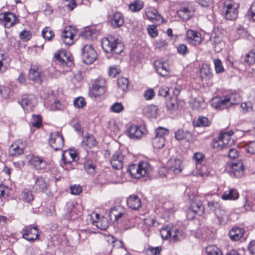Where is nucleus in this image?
<instances>
[{
	"instance_id": "1",
	"label": "nucleus",
	"mask_w": 255,
	"mask_h": 255,
	"mask_svg": "<svg viewBox=\"0 0 255 255\" xmlns=\"http://www.w3.org/2000/svg\"><path fill=\"white\" fill-rule=\"evenodd\" d=\"M240 101V95L237 93H232L220 99H214L212 106L217 110H223L238 104Z\"/></svg>"
},
{
	"instance_id": "2",
	"label": "nucleus",
	"mask_w": 255,
	"mask_h": 255,
	"mask_svg": "<svg viewBox=\"0 0 255 255\" xmlns=\"http://www.w3.org/2000/svg\"><path fill=\"white\" fill-rule=\"evenodd\" d=\"M102 47L106 52L120 54L123 50V45L119 40L112 36L104 38L102 40Z\"/></svg>"
},
{
	"instance_id": "3",
	"label": "nucleus",
	"mask_w": 255,
	"mask_h": 255,
	"mask_svg": "<svg viewBox=\"0 0 255 255\" xmlns=\"http://www.w3.org/2000/svg\"><path fill=\"white\" fill-rule=\"evenodd\" d=\"M160 234L164 240L170 239L171 241L177 242L181 240L182 233L173 226H165L160 230Z\"/></svg>"
},
{
	"instance_id": "4",
	"label": "nucleus",
	"mask_w": 255,
	"mask_h": 255,
	"mask_svg": "<svg viewBox=\"0 0 255 255\" xmlns=\"http://www.w3.org/2000/svg\"><path fill=\"white\" fill-rule=\"evenodd\" d=\"M239 5L234 1L228 0L225 1L223 7V12L226 19L234 20L238 15V9Z\"/></svg>"
},
{
	"instance_id": "5",
	"label": "nucleus",
	"mask_w": 255,
	"mask_h": 255,
	"mask_svg": "<svg viewBox=\"0 0 255 255\" xmlns=\"http://www.w3.org/2000/svg\"><path fill=\"white\" fill-rule=\"evenodd\" d=\"M50 146L55 151L61 150L64 146V139L62 134L58 131L50 133L48 139Z\"/></svg>"
},
{
	"instance_id": "6",
	"label": "nucleus",
	"mask_w": 255,
	"mask_h": 255,
	"mask_svg": "<svg viewBox=\"0 0 255 255\" xmlns=\"http://www.w3.org/2000/svg\"><path fill=\"white\" fill-rule=\"evenodd\" d=\"M82 59L84 63L90 64L97 59V54L91 44H86L82 48Z\"/></svg>"
},
{
	"instance_id": "7",
	"label": "nucleus",
	"mask_w": 255,
	"mask_h": 255,
	"mask_svg": "<svg viewBox=\"0 0 255 255\" xmlns=\"http://www.w3.org/2000/svg\"><path fill=\"white\" fill-rule=\"evenodd\" d=\"M106 81L103 78H99L96 80L92 89L90 91L91 96L96 98L104 95L105 92Z\"/></svg>"
},
{
	"instance_id": "8",
	"label": "nucleus",
	"mask_w": 255,
	"mask_h": 255,
	"mask_svg": "<svg viewBox=\"0 0 255 255\" xmlns=\"http://www.w3.org/2000/svg\"><path fill=\"white\" fill-rule=\"evenodd\" d=\"M204 207L200 200L196 199L193 201L187 211V217L191 220L194 218L196 215H201L204 211Z\"/></svg>"
},
{
	"instance_id": "9",
	"label": "nucleus",
	"mask_w": 255,
	"mask_h": 255,
	"mask_svg": "<svg viewBox=\"0 0 255 255\" xmlns=\"http://www.w3.org/2000/svg\"><path fill=\"white\" fill-rule=\"evenodd\" d=\"M88 220L93 225L96 226L97 228L102 230H106L109 226V223L105 218H99V215L97 213H92L88 216Z\"/></svg>"
},
{
	"instance_id": "10",
	"label": "nucleus",
	"mask_w": 255,
	"mask_h": 255,
	"mask_svg": "<svg viewBox=\"0 0 255 255\" xmlns=\"http://www.w3.org/2000/svg\"><path fill=\"white\" fill-rule=\"evenodd\" d=\"M37 104L36 98L32 94H25L22 96L21 105L24 110H31Z\"/></svg>"
},
{
	"instance_id": "11",
	"label": "nucleus",
	"mask_w": 255,
	"mask_h": 255,
	"mask_svg": "<svg viewBox=\"0 0 255 255\" xmlns=\"http://www.w3.org/2000/svg\"><path fill=\"white\" fill-rule=\"evenodd\" d=\"M186 39L189 44L194 46L200 44L202 40L201 34L191 29L186 31Z\"/></svg>"
},
{
	"instance_id": "12",
	"label": "nucleus",
	"mask_w": 255,
	"mask_h": 255,
	"mask_svg": "<svg viewBox=\"0 0 255 255\" xmlns=\"http://www.w3.org/2000/svg\"><path fill=\"white\" fill-rule=\"evenodd\" d=\"M49 185V182L47 178L39 176L35 179L33 189L37 192H45L48 190Z\"/></svg>"
},
{
	"instance_id": "13",
	"label": "nucleus",
	"mask_w": 255,
	"mask_h": 255,
	"mask_svg": "<svg viewBox=\"0 0 255 255\" xmlns=\"http://www.w3.org/2000/svg\"><path fill=\"white\" fill-rule=\"evenodd\" d=\"M22 234L23 238L30 242H33L38 237L37 227L31 225L24 228L22 231Z\"/></svg>"
},
{
	"instance_id": "14",
	"label": "nucleus",
	"mask_w": 255,
	"mask_h": 255,
	"mask_svg": "<svg viewBox=\"0 0 255 255\" xmlns=\"http://www.w3.org/2000/svg\"><path fill=\"white\" fill-rule=\"evenodd\" d=\"M125 215L126 210L121 206L114 207L109 213L110 220L114 222H118L120 219L125 216Z\"/></svg>"
},
{
	"instance_id": "15",
	"label": "nucleus",
	"mask_w": 255,
	"mask_h": 255,
	"mask_svg": "<svg viewBox=\"0 0 255 255\" xmlns=\"http://www.w3.org/2000/svg\"><path fill=\"white\" fill-rule=\"evenodd\" d=\"M168 170L174 174L181 172L184 168L183 161L177 158L170 159L167 163Z\"/></svg>"
},
{
	"instance_id": "16",
	"label": "nucleus",
	"mask_w": 255,
	"mask_h": 255,
	"mask_svg": "<svg viewBox=\"0 0 255 255\" xmlns=\"http://www.w3.org/2000/svg\"><path fill=\"white\" fill-rule=\"evenodd\" d=\"M76 31L71 27H66L63 31L61 37L65 45H71L74 43V37Z\"/></svg>"
},
{
	"instance_id": "17",
	"label": "nucleus",
	"mask_w": 255,
	"mask_h": 255,
	"mask_svg": "<svg viewBox=\"0 0 255 255\" xmlns=\"http://www.w3.org/2000/svg\"><path fill=\"white\" fill-rule=\"evenodd\" d=\"M0 20L3 22L5 27L9 28L16 23V18L11 12H3L0 14Z\"/></svg>"
},
{
	"instance_id": "18",
	"label": "nucleus",
	"mask_w": 255,
	"mask_h": 255,
	"mask_svg": "<svg viewBox=\"0 0 255 255\" xmlns=\"http://www.w3.org/2000/svg\"><path fill=\"white\" fill-rule=\"evenodd\" d=\"M124 156L120 151H117L112 156L111 164L113 168L119 170L123 167Z\"/></svg>"
},
{
	"instance_id": "19",
	"label": "nucleus",
	"mask_w": 255,
	"mask_h": 255,
	"mask_svg": "<svg viewBox=\"0 0 255 255\" xmlns=\"http://www.w3.org/2000/svg\"><path fill=\"white\" fill-rule=\"evenodd\" d=\"M231 144L228 141L225 140L223 135L220 134L217 138H215L212 142V147L218 150L228 148Z\"/></svg>"
},
{
	"instance_id": "20",
	"label": "nucleus",
	"mask_w": 255,
	"mask_h": 255,
	"mask_svg": "<svg viewBox=\"0 0 255 255\" xmlns=\"http://www.w3.org/2000/svg\"><path fill=\"white\" fill-rule=\"evenodd\" d=\"M245 167L242 161L233 163L231 165V175L237 178L241 177L244 173Z\"/></svg>"
},
{
	"instance_id": "21",
	"label": "nucleus",
	"mask_w": 255,
	"mask_h": 255,
	"mask_svg": "<svg viewBox=\"0 0 255 255\" xmlns=\"http://www.w3.org/2000/svg\"><path fill=\"white\" fill-rule=\"evenodd\" d=\"M25 146L24 141L18 140L11 145L9 148V153L12 156L20 155L23 153Z\"/></svg>"
},
{
	"instance_id": "22",
	"label": "nucleus",
	"mask_w": 255,
	"mask_h": 255,
	"mask_svg": "<svg viewBox=\"0 0 255 255\" xmlns=\"http://www.w3.org/2000/svg\"><path fill=\"white\" fill-rule=\"evenodd\" d=\"M29 164L36 169L42 170L46 168V162L41 157L31 156L29 159Z\"/></svg>"
},
{
	"instance_id": "23",
	"label": "nucleus",
	"mask_w": 255,
	"mask_h": 255,
	"mask_svg": "<svg viewBox=\"0 0 255 255\" xmlns=\"http://www.w3.org/2000/svg\"><path fill=\"white\" fill-rule=\"evenodd\" d=\"M127 203L128 207L133 210H137L141 206L140 199L135 195L128 197L127 200Z\"/></svg>"
},
{
	"instance_id": "24",
	"label": "nucleus",
	"mask_w": 255,
	"mask_h": 255,
	"mask_svg": "<svg viewBox=\"0 0 255 255\" xmlns=\"http://www.w3.org/2000/svg\"><path fill=\"white\" fill-rule=\"evenodd\" d=\"M143 134V132L137 126H131L128 130V135L131 139H139Z\"/></svg>"
},
{
	"instance_id": "25",
	"label": "nucleus",
	"mask_w": 255,
	"mask_h": 255,
	"mask_svg": "<svg viewBox=\"0 0 255 255\" xmlns=\"http://www.w3.org/2000/svg\"><path fill=\"white\" fill-rule=\"evenodd\" d=\"M28 77L30 80L35 83H41L42 82L41 70L35 66L31 67L29 70Z\"/></svg>"
},
{
	"instance_id": "26",
	"label": "nucleus",
	"mask_w": 255,
	"mask_h": 255,
	"mask_svg": "<svg viewBox=\"0 0 255 255\" xmlns=\"http://www.w3.org/2000/svg\"><path fill=\"white\" fill-rule=\"evenodd\" d=\"M77 159V154L74 150H65L62 153V159L65 163H70L76 161Z\"/></svg>"
},
{
	"instance_id": "27",
	"label": "nucleus",
	"mask_w": 255,
	"mask_h": 255,
	"mask_svg": "<svg viewBox=\"0 0 255 255\" xmlns=\"http://www.w3.org/2000/svg\"><path fill=\"white\" fill-rule=\"evenodd\" d=\"M55 58L61 66H70L72 64V61L70 58L67 57L65 53L63 51L56 53Z\"/></svg>"
},
{
	"instance_id": "28",
	"label": "nucleus",
	"mask_w": 255,
	"mask_h": 255,
	"mask_svg": "<svg viewBox=\"0 0 255 255\" xmlns=\"http://www.w3.org/2000/svg\"><path fill=\"white\" fill-rule=\"evenodd\" d=\"M210 42L212 44L214 50L216 52H219L222 49L223 42L222 37L220 35L214 34L210 38Z\"/></svg>"
},
{
	"instance_id": "29",
	"label": "nucleus",
	"mask_w": 255,
	"mask_h": 255,
	"mask_svg": "<svg viewBox=\"0 0 255 255\" xmlns=\"http://www.w3.org/2000/svg\"><path fill=\"white\" fill-rule=\"evenodd\" d=\"M239 193L234 188H229L225 191L222 195V199L224 200H235L239 198Z\"/></svg>"
},
{
	"instance_id": "30",
	"label": "nucleus",
	"mask_w": 255,
	"mask_h": 255,
	"mask_svg": "<svg viewBox=\"0 0 255 255\" xmlns=\"http://www.w3.org/2000/svg\"><path fill=\"white\" fill-rule=\"evenodd\" d=\"M243 234L244 230L238 227L233 228L229 233L230 238L233 241H239L243 237Z\"/></svg>"
},
{
	"instance_id": "31",
	"label": "nucleus",
	"mask_w": 255,
	"mask_h": 255,
	"mask_svg": "<svg viewBox=\"0 0 255 255\" xmlns=\"http://www.w3.org/2000/svg\"><path fill=\"white\" fill-rule=\"evenodd\" d=\"M178 16L184 20H189L194 14V11L187 7H182L177 11Z\"/></svg>"
},
{
	"instance_id": "32",
	"label": "nucleus",
	"mask_w": 255,
	"mask_h": 255,
	"mask_svg": "<svg viewBox=\"0 0 255 255\" xmlns=\"http://www.w3.org/2000/svg\"><path fill=\"white\" fill-rule=\"evenodd\" d=\"M124 20L122 14L119 12L114 13L111 19V24L114 27H119L123 25Z\"/></svg>"
},
{
	"instance_id": "33",
	"label": "nucleus",
	"mask_w": 255,
	"mask_h": 255,
	"mask_svg": "<svg viewBox=\"0 0 255 255\" xmlns=\"http://www.w3.org/2000/svg\"><path fill=\"white\" fill-rule=\"evenodd\" d=\"M200 77L203 80H209L212 78V73L208 65H204L200 69Z\"/></svg>"
},
{
	"instance_id": "34",
	"label": "nucleus",
	"mask_w": 255,
	"mask_h": 255,
	"mask_svg": "<svg viewBox=\"0 0 255 255\" xmlns=\"http://www.w3.org/2000/svg\"><path fill=\"white\" fill-rule=\"evenodd\" d=\"M128 171L131 176L134 178L139 179L141 177L139 164H133L129 166Z\"/></svg>"
},
{
	"instance_id": "35",
	"label": "nucleus",
	"mask_w": 255,
	"mask_h": 255,
	"mask_svg": "<svg viewBox=\"0 0 255 255\" xmlns=\"http://www.w3.org/2000/svg\"><path fill=\"white\" fill-rule=\"evenodd\" d=\"M191 136L192 134L190 132L182 129H179L175 132V137L178 140L189 139Z\"/></svg>"
},
{
	"instance_id": "36",
	"label": "nucleus",
	"mask_w": 255,
	"mask_h": 255,
	"mask_svg": "<svg viewBox=\"0 0 255 255\" xmlns=\"http://www.w3.org/2000/svg\"><path fill=\"white\" fill-rule=\"evenodd\" d=\"M139 164L141 177L147 175L151 171L152 168L148 162L146 161H141L139 162Z\"/></svg>"
},
{
	"instance_id": "37",
	"label": "nucleus",
	"mask_w": 255,
	"mask_h": 255,
	"mask_svg": "<svg viewBox=\"0 0 255 255\" xmlns=\"http://www.w3.org/2000/svg\"><path fill=\"white\" fill-rule=\"evenodd\" d=\"M215 215L220 224L225 225L227 223L229 216L224 209L221 208Z\"/></svg>"
},
{
	"instance_id": "38",
	"label": "nucleus",
	"mask_w": 255,
	"mask_h": 255,
	"mask_svg": "<svg viewBox=\"0 0 255 255\" xmlns=\"http://www.w3.org/2000/svg\"><path fill=\"white\" fill-rule=\"evenodd\" d=\"M155 68L157 72L162 76L167 75L168 70L164 64L158 61L155 62Z\"/></svg>"
},
{
	"instance_id": "39",
	"label": "nucleus",
	"mask_w": 255,
	"mask_h": 255,
	"mask_svg": "<svg viewBox=\"0 0 255 255\" xmlns=\"http://www.w3.org/2000/svg\"><path fill=\"white\" fill-rule=\"evenodd\" d=\"M144 6V2L141 0H135L129 5V8L133 12L140 11Z\"/></svg>"
},
{
	"instance_id": "40",
	"label": "nucleus",
	"mask_w": 255,
	"mask_h": 255,
	"mask_svg": "<svg viewBox=\"0 0 255 255\" xmlns=\"http://www.w3.org/2000/svg\"><path fill=\"white\" fill-rule=\"evenodd\" d=\"M145 14L147 18L150 20L157 19L158 17L160 16L157 10L153 7L146 8L145 11Z\"/></svg>"
},
{
	"instance_id": "41",
	"label": "nucleus",
	"mask_w": 255,
	"mask_h": 255,
	"mask_svg": "<svg viewBox=\"0 0 255 255\" xmlns=\"http://www.w3.org/2000/svg\"><path fill=\"white\" fill-rule=\"evenodd\" d=\"M165 143L164 137L154 136L152 140V144L154 148H161L163 147Z\"/></svg>"
},
{
	"instance_id": "42",
	"label": "nucleus",
	"mask_w": 255,
	"mask_h": 255,
	"mask_svg": "<svg viewBox=\"0 0 255 255\" xmlns=\"http://www.w3.org/2000/svg\"><path fill=\"white\" fill-rule=\"evenodd\" d=\"M193 124L194 126L198 127H208L210 124L208 119L205 117H199Z\"/></svg>"
},
{
	"instance_id": "43",
	"label": "nucleus",
	"mask_w": 255,
	"mask_h": 255,
	"mask_svg": "<svg viewBox=\"0 0 255 255\" xmlns=\"http://www.w3.org/2000/svg\"><path fill=\"white\" fill-rule=\"evenodd\" d=\"M206 253L208 255H223L221 250L214 245L208 246L206 248Z\"/></svg>"
},
{
	"instance_id": "44",
	"label": "nucleus",
	"mask_w": 255,
	"mask_h": 255,
	"mask_svg": "<svg viewBox=\"0 0 255 255\" xmlns=\"http://www.w3.org/2000/svg\"><path fill=\"white\" fill-rule=\"evenodd\" d=\"M245 61L248 65H252L255 63V49L251 50L246 54L245 57Z\"/></svg>"
},
{
	"instance_id": "45",
	"label": "nucleus",
	"mask_w": 255,
	"mask_h": 255,
	"mask_svg": "<svg viewBox=\"0 0 255 255\" xmlns=\"http://www.w3.org/2000/svg\"><path fill=\"white\" fill-rule=\"evenodd\" d=\"M129 81L128 79L121 77L118 79V85L123 91H126L128 86Z\"/></svg>"
},
{
	"instance_id": "46",
	"label": "nucleus",
	"mask_w": 255,
	"mask_h": 255,
	"mask_svg": "<svg viewBox=\"0 0 255 255\" xmlns=\"http://www.w3.org/2000/svg\"><path fill=\"white\" fill-rule=\"evenodd\" d=\"M162 248L161 247H153L149 246L146 250V252L148 255H159Z\"/></svg>"
},
{
	"instance_id": "47",
	"label": "nucleus",
	"mask_w": 255,
	"mask_h": 255,
	"mask_svg": "<svg viewBox=\"0 0 255 255\" xmlns=\"http://www.w3.org/2000/svg\"><path fill=\"white\" fill-rule=\"evenodd\" d=\"M86 102L84 98L79 97L73 101L74 106L78 109H82L86 105Z\"/></svg>"
},
{
	"instance_id": "48",
	"label": "nucleus",
	"mask_w": 255,
	"mask_h": 255,
	"mask_svg": "<svg viewBox=\"0 0 255 255\" xmlns=\"http://www.w3.org/2000/svg\"><path fill=\"white\" fill-rule=\"evenodd\" d=\"M124 110V107L121 103L116 102L113 104L111 108L110 111L113 113H120Z\"/></svg>"
},
{
	"instance_id": "49",
	"label": "nucleus",
	"mask_w": 255,
	"mask_h": 255,
	"mask_svg": "<svg viewBox=\"0 0 255 255\" xmlns=\"http://www.w3.org/2000/svg\"><path fill=\"white\" fill-rule=\"evenodd\" d=\"M54 32L49 27L44 28L42 31L43 37L48 40H50L54 36Z\"/></svg>"
},
{
	"instance_id": "50",
	"label": "nucleus",
	"mask_w": 255,
	"mask_h": 255,
	"mask_svg": "<svg viewBox=\"0 0 255 255\" xmlns=\"http://www.w3.org/2000/svg\"><path fill=\"white\" fill-rule=\"evenodd\" d=\"M22 199L27 202H30L33 200V196L31 191L24 190L21 194Z\"/></svg>"
},
{
	"instance_id": "51",
	"label": "nucleus",
	"mask_w": 255,
	"mask_h": 255,
	"mask_svg": "<svg viewBox=\"0 0 255 255\" xmlns=\"http://www.w3.org/2000/svg\"><path fill=\"white\" fill-rule=\"evenodd\" d=\"M208 205L210 209L213 211L215 214L218 211L222 208L220 203L218 202L210 201L208 202Z\"/></svg>"
},
{
	"instance_id": "52",
	"label": "nucleus",
	"mask_w": 255,
	"mask_h": 255,
	"mask_svg": "<svg viewBox=\"0 0 255 255\" xmlns=\"http://www.w3.org/2000/svg\"><path fill=\"white\" fill-rule=\"evenodd\" d=\"M215 71L219 74L224 71V68L221 61L219 59H216L214 60Z\"/></svg>"
},
{
	"instance_id": "53",
	"label": "nucleus",
	"mask_w": 255,
	"mask_h": 255,
	"mask_svg": "<svg viewBox=\"0 0 255 255\" xmlns=\"http://www.w3.org/2000/svg\"><path fill=\"white\" fill-rule=\"evenodd\" d=\"M42 119L40 116L33 115L31 121L32 126L39 128L41 126Z\"/></svg>"
},
{
	"instance_id": "54",
	"label": "nucleus",
	"mask_w": 255,
	"mask_h": 255,
	"mask_svg": "<svg viewBox=\"0 0 255 255\" xmlns=\"http://www.w3.org/2000/svg\"><path fill=\"white\" fill-rule=\"evenodd\" d=\"M241 107L244 113L250 112L253 111V104L251 102H243Z\"/></svg>"
},
{
	"instance_id": "55",
	"label": "nucleus",
	"mask_w": 255,
	"mask_h": 255,
	"mask_svg": "<svg viewBox=\"0 0 255 255\" xmlns=\"http://www.w3.org/2000/svg\"><path fill=\"white\" fill-rule=\"evenodd\" d=\"M85 169L89 174H93L95 171V166L92 161H87L84 164Z\"/></svg>"
},
{
	"instance_id": "56",
	"label": "nucleus",
	"mask_w": 255,
	"mask_h": 255,
	"mask_svg": "<svg viewBox=\"0 0 255 255\" xmlns=\"http://www.w3.org/2000/svg\"><path fill=\"white\" fill-rule=\"evenodd\" d=\"M9 190L7 186L0 185V198H5L8 196Z\"/></svg>"
},
{
	"instance_id": "57",
	"label": "nucleus",
	"mask_w": 255,
	"mask_h": 255,
	"mask_svg": "<svg viewBox=\"0 0 255 255\" xmlns=\"http://www.w3.org/2000/svg\"><path fill=\"white\" fill-rule=\"evenodd\" d=\"M31 37V34L29 31L23 30L19 33V38L23 41H27Z\"/></svg>"
},
{
	"instance_id": "58",
	"label": "nucleus",
	"mask_w": 255,
	"mask_h": 255,
	"mask_svg": "<svg viewBox=\"0 0 255 255\" xmlns=\"http://www.w3.org/2000/svg\"><path fill=\"white\" fill-rule=\"evenodd\" d=\"M84 36L87 38L93 39L97 36V31L94 29H90L85 31Z\"/></svg>"
},
{
	"instance_id": "59",
	"label": "nucleus",
	"mask_w": 255,
	"mask_h": 255,
	"mask_svg": "<svg viewBox=\"0 0 255 255\" xmlns=\"http://www.w3.org/2000/svg\"><path fill=\"white\" fill-rule=\"evenodd\" d=\"M168 132V129L162 127H159L155 130V136L157 137H164Z\"/></svg>"
},
{
	"instance_id": "60",
	"label": "nucleus",
	"mask_w": 255,
	"mask_h": 255,
	"mask_svg": "<svg viewBox=\"0 0 255 255\" xmlns=\"http://www.w3.org/2000/svg\"><path fill=\"white\" fill-rule=\"evenodd\" d=\"M47 108L50 111H56L62 109V106L59 101H55Z\"/></svg>"
},
{
	"instance_id": "61",
	"label": "nucleus",
	"mask_w": 255,
	"mask_h": 255,
	"mask_svg": "<svg viewBox=\"0 0 255 255\" xmlns=\"http://www.w3.org/2000/svg\"><path fill=\"white\" fill-rule=\"evenodd\" d=\"M246 151L250 154H255V141H250L245 147Z\"/></svg>"
},
{
	"instance_id": "62",
	"label": "nucleus",
	"mask_w": 255,
	"mask_h": 255,
	"mask_svg": "<svg viewBox=\"0 0 255 255\" xmlns=\"http://www.w3.org/2000/svg\"><path fill=\"white\" fill-rule=\"evenodd\" d=\"M147 31L149 34L152 37H155L158 35V32L156 29V27L154 25H148L147 27Z\"/></svg>"
},
{
	"instance_id": "63",
	"label": "nucleus",
	"mask_w": 255,
	"mask_h": 255,
	"mask_svg": "<svg viewBox=\"0 0 255 255\" xmlns=\"http://www.w3.org/2000/svg\"><path fill=\"white\" fill-rule=\"evenodd\" d=\"M84 143H85V144L89 147L92 148V147H94L96 144V141L95 140L94 137L92 136H88L87 138L86 139V140L84 141Z\"/></svg>"
},
{
	"instance_id": "64",
	"label": "nucleus",
	"mask_w": 255,
	"mask_h": 255,
	"mask_svg": "<svg viewBox=\"0 0 255 255\" xmlns=\"http://www.w3.org/2000/svg\"><path fill=\"white\" fill-rule=\"evenodd\" d=\"M177 51L181 55H185L188 53V48L185 44H179L177 47Z\"/></svg>"
}]
</instances>
